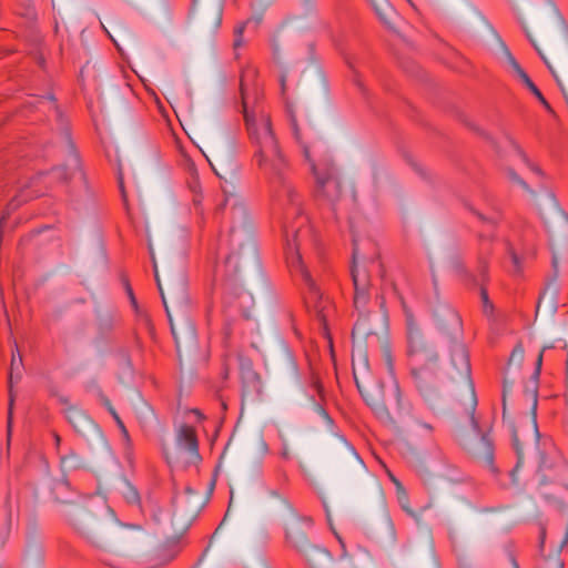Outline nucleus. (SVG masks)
<instances>
[{"label": "nucleus", "mask_w": 568, "mask_h": 568, "mask_svg": "<svg viewBox=\"0 0 568 568\" xmlns=\"http://www.w3.org/2000/svg\"><path fill=\"white\" fill-rule=\"evenodd\" d=\"M349 450L351 453L353 454V456L362 464V460L359 459V456L357 455V453L354 450L353 447H349Z\"/></svg>", "instance_id": "nucleus-47"}, {"label": "nucleus", "mask_w": 568, "mask_h": 568, "mask_svg": "<svg viewBox=\"0 0 568 568\" xmlns=\"http://www.w3.org/2000/svg\"><path fill=\"white\" fill-rule=\"evenodd\" d=\"M359 258V246L357 240H353V266H352V278L355 288L354 304L355 307L364 306L368 301L369 290V275L365 266H359L357 261Z\"/></svg>", "instance_id": "nucleus-8"}, {"label": "nucleus", "mask_w": 568, "mask_h": 568, "mask_svg": "<svg viewBox=\"0 0 568 568\" xmlns=\"http://www.w3.org/2000/svg\"><path fill=\"white\" fill-rule=\"evenodd\" d=\"M508 176H509V179H510L514 183H517L518 185H520V186H521L523 189H525L526 191L531 192V190L529 189V186L527 185V183H526L524 180H521V179L518 176V174H517L514 170H511V169H509V170H508Z\"/></svg>", "instance_id": "nucleus-28"}, {"label": "nucleus", "mask_w": 568, "mask_h": 568, "mask_svg": "<svg viewBox=\"0 0 568 568\" xmlns=\"http://www.w3.org/2000/svg\"><path fill=\"white\" fill-rule=\"evenodd\" d=\"M526 396L532 403V406H531V409H532L531 434H532V437L535 438V440H537L539 438V432H538V426H537V420H536V409H537V403H538L537 386L535 385V387L531 390H527Z\"/></svg>", "instance_id": "nucleus-16"}, {"label": "nucleus", "mask_w": 568, "mask_h": 568, "mask_svg": "<svg viewBox=\"0 0 568 568\" xmlns=\"http://www.w3.org/2000/svg\"><path fill=\"white\" fill-rule=\"evenodd\" d=\"M176 442L180 447L187 450L191 455L199 456V445L195 429L189 425H182L178 429Z\"/></svg>", "instance_id": "nucleus-11"}, {"label": "nucleus", "mask_w": 568, "mask_h": 568, "mask_svg": "<svg viewBox=\"0 0 568 568\" xmlns=\"http://www.w3.org/2000/svg\"><path fill=\"white\" fill-rule=\"evenodd\" d=\"M311 166L316 181V197L327 202L332 210L335 211L343 194L336 166L328 159L320 161L318 163L311 162Z\"/></svg>", "instance_id": "nucleus-5"}, {"label": "nucleus", "mask_w": 568, "mask_h": 568, "mask_svg": "<svg viewBox=\"0 0 568 568\" xmlns=\"http://www.w3.org/2000/svg\"><path fill=\"white\" fill-rule=\"evenodd\" d=\"M477 272L483 277V280L487 278L488 261L486 254L483 252H480L477 257Z\"/></svg>", "instance_id": "nucleus-19"}, {"label": "nucleus", "mask_w": 568, "mask_h": 568, "mask_svg": "<svg viewBox=\"0 0 568 568\" xmlns=\"http://www.w3.org/2000/svg\"><path fill=\"white\" fill-rule=\"evenodd\" d=\"M470 211L484 223L490 224L493 226H496L499 221V215L497 212H494L491 214H484L479 212L478 210L470 207Z\"/></svg>", "instance_id": "nucleus-17"}, {"label": "nucleus", "mask_w": 568, "mask_h": 568, "mask_svg": "<svg viewBox=\"0 0 568 568\" xmlns=\"http://www.w3.org/2000/svg\"><path fill=\"white\" fill-rule=\"evenodd\" d=\"M508 253L511 257V262L515 267V271L517 273L521 272L523 266H521L520 257L517 255V253L511 247H508Z\"/></svg>", "instance_id": "nucleus-29"}, {"label": "nucleus", "mask_w": 568, "mask_h": 568, "mask_svg": "<svg viewBox=\"0 0 568 568\" xmlns=\"http://www.w3.org/2000/svg\"><path fill=\"white\" fill-rule=\"evenodd\" d=\"M22 366V357L19 355L18 357H16L14 355H12V358H11V373H10V383H12V379H13V373L17 372L18 373V376L17 378L19 379L20 378V367Z\"/></svg>", "instance_id": "nucleus-27"}, {"label": "nucleus", "mask_w": 568, "mask_h": 568, "mask_svg": "<svg viewBox=\"0 0 568 568\" xmlns=\"http://www.w3.org/2000/svg\"><path fill=\"white\" fill-rule=\"evenodd\" d=\"M317 408H318L320 413L323 415V417L325 419H327L328 422H331L328 414L322 407L318 406Z\"/></svg>", "instance_id": "nucleus-45"}, {"label": "nucleus", "mask_w": 568, "mask_h": 568, "mask_svg": "<svg viewBox=\"0 0 568 568\" xmlns=\"http://www.w3.org/2000/svg\"><path fill=\"white\" fill-rule=\"evenodd\" d=\"M48 99H49L50 101H52V102L55 100V99H54V97H53L52 94H49V95H48Z\"/></svg>", "instance_id": "nucleus-55"}, {"label": "nucleus", "mask_w": 568, "mask_h": 568, "mask_svg": "<svg viewBox=\"0 0 568 568\" xmlns=\"http://www.w3.org/2000/svg\"><path fill=\"white\" fill-rule=\"evenodd\" d=\"M407 343L410 376L416 389L426 400L439 398L446 377L466 381L475 398V389L470 378L469 356L464 344L458 341L453 342L450 346V363L455 373L447 374L437 351L410 315L407 316Z\"/></svg>", "instance_id": "nucleus-2"}, {"label": "nucleus", "mask_w": 568, "mask_h": 568, "mask_svg": "<svg viewBox=\"0 0 568 568\" xmlns=\"http://www.w3.org/2000/svg\"><path fill=\"white\" fill-rule=\"evenodd\" d=\"M74 458H77V456H75V454H73V453H71V454H70V455H68V456H62V457H61V464H62V466H64V467H65V466H67V464H68L71 459H74Z\"/></svg>", "instance_id": "nucleus-37"}, {"label": "nucleus", "mask_w": 568, "mask_h": 568, "mask_svg": "<svg viewBox=\"0 0 568 568\" xmlns=\"http://www.w3.org/2000/svg\"><path fill=\"white\" fill-rule=\"evenodd\" d=\"M369 262H371L372 265L376 264V262L373 258H369Z\"/></svg>", "instance_id": "nucleus-57"}, {"label": "nucleus", "mask_w": 568, "mask_h": 568, "mask_svg": "<svg viewBox=\"0 0 568 568\" xmlns=\"http://www.w3.org/2000/svg\"><path fill=\"white\" fill-rule=\"evenodd\" d=\"M526 34L549 71L568 68V26L555 6L549 18Z\"/></svg>", "instance_id": "nucleus-3"}, {"label": "nucleus", "mask_w": 568, "mask_h": 568, "mask_svg": "<svg viewBox=\"0 0 568 568\" xmlns=\"http://www.w3.org/2000/svg\"><path fill=\"white\" fill-rule=\"evenodd\" d=\"M142 82L144 81V79L142 77H140V73L139 72H135L134 73Z\"/></svg>", "instance_id": "nucleus-54"}, {"label": "nucleus", "mask_w": 568, "mask_h": 568, "mask_svg": "<svg viewBox=\"0 0 568 568\" xmlns=\"http://www.w3.org/2000/svg\"><path fill=\"white\" fill-rule=\"evenodd\" d=\"M62 139L65 145L67 160L64 164L54 168L52 170V174L55 179L68 182L78 174L82 176L83 173L81 171L80 156L72 143L70 132L67 128L63 129Z\"/></svg>", "instance_id": "nucleus-9"}, {"label": "nucleus", "mask_w": 568, "mask_h": 568, "mask_svg": "<svg viewBox=\"0 0 568 568\" xmlns=\"http://www.w3.org/2000/svg\"><path fill=\"white\" fill-rule=\"evenodd\" d=\"M240 89L245 129L253 150V162L267 179L271 186L287 199V202L292 205L291 213L296 215L294 222L284 223L287 263L291 271L301 275L308 287L310 295L307 301L317 302L321 297L320 292L300 253L303 244L314 241V235L311 225H308L307 217L301 214L298 194L288 180L290 162L274 131L271 115L260 105L248 108L245 77L241 78Z\"/></svg>", "instance_id": "nucleus-1"}, {"label": "nucleus", "mask_w": 568, "mask_h": 568, "mask_svg": "<svg viewBox=\"0 0 568 568\" xmlns=\"http://www.w3.org/2000/svg\"><path fill=\"white\" fill-rule=\"evenodd\" d=\"M499 67L510 71H523L517 60L510 53L509 49L504 42H499V53L497 55Z\"/></svg>", "instance_id": "nucleus-14"}, {"label": "nucleus", "mask_w": 568, "mask_h": 568, "mask_svg": "<svg viewBox=\"0 0 568 568\" xmlns=\"http://www.w3.org/2000/svg\"><path fill=\"white\" fill-rule=\"evenodd\" d=\"M523 82L527 85L530 92L537 98L542 99L541 91L536 87V84L530 80L527 73H519Z\"/></svg>", "instance_id": "nucleus-22"}, {"label": "nucleus", "mask_w": 568, "mask_h": 568, "mask_svg": "<svg viewBox=\"0 0 568 568\" xmlns=\"http://www.w3.org/2000/svg\"><path fill=\"white\" fill-rule=\"evenodd\" d=\"M104 404L108 407L109 413L112 415L113 419L115 420L116 425L121 429V433L123 434V436L128 438L129 437L128 430H126L122 419L120 418V416L118 415V413L115 412L113 406L111 405V403L108 399H105Z\"/></svg>", "instance_id": "nucleus-18"}, {"label": "nucleus", "mask_w": 568, "mask_h": 568, "mask_svg": "<svg viewBox=\"0 0 568 568\" xmlns=\"http://www.w3.org/2000/svg\"><path fill=\"white\" fill-rule=\"evenodd\" d=\"M392 480L395 483L397 487H400V483L396 478L392 477Z\"/></svg>", "instance_id": "nucleus-49"}, {"label": "nucleus", "mask_w": 568, "mask_h": 568, "mask_svg": "<svg viewBox=\"0 0 568 568\" xmlns=\"http://www.w3.org/2000/svg\"><path fill=\"white\" fill-rule=\"evenodd\" d=\"M311 527V519L296 518L287 524L286 538L296 549L304 554L307 561L313 568H317L316 561L328 562L331 559V555L325 548L313 546L308 542L306 529Z\"/></svg>", "instance_id": "nucleus-6"}, {"label": "nucleus", "mask_w": 568, "mask_h": 568, "mask_svg": "<svg viewBox=\"0 0 568 568\" xmlns=\"http://www.w3.org/2000/svg\"><path fill=\"white\" fill-rule=\"evenodd\" d=\"M480 298L483 303V311L485 314H491L494 306L493 303L489 301L487 290L485 287H480Z\"/></svg>", "instance_id": "nucleus-23"}, {"label": "nucleus", "mask_w": 568, "mask_h": 568, "mask_svg": "<svg viewBox=\"0 0 568 568\" xmlns=\"http://www.w3.org/2000/svg\"><path fill=\"white\" fill-rule=\"evenodd\" d=\"M513 444H514V447H515L517 456H518V463H517V466H518L523 458V452H521V447L519 445L518 433L515 428L513 429Z\"/></svg>", "instance_id": "nucleus-30"}, {"label": "nucleus", "mask_w": 568, "mask_h": 568, "mask_svg": "<svg viewBox=\"0 0 568 568\" xmlns=\"http://www.w3.org/2000/svg\"><path fill=\"white\" fill-rule=\"evenodd\" d=\"M507 140L509 142V144L513 146V149L516 151V153L524 160V161H527V158H526V154L524 153V151L521 150V148L518 145V143L511 139L510 136H507Z\"/></svg>", "instance_id": "nucleus-33"}, {"label": "nucleus", "mask_w": 568, "mask_h": 568, "mask_svg": "<svg viewBox=\"0 0 568 568\" xmlns=\"http://www.w3.org/2000/svg\"><path fill=\"white\" fill-rule=\"evenodd\" d=\"M303 152H304V156L307 161H311L310 159V150L306 145H303Z\"/></svg>", "instance_id": "nucleus-43"}, {"label": "nucleus", "mask_w": 568, "mask_h": 568, "mask_svg": "<svg viewBox=\"0 0 568 568\" xmlns=\"http://www.w3.org/2000/svg\"><path fill=\"white\" fill-rule=\"evenodd\" d=\"M77 530L97 547H103V521L87 511L80 513L74 521Z\"/></svg>", "instance_id": "nucleus-10"}, {"label": "nucleus", "mask_w": 568, "mask_h": 568, "mask_svg": "<svg viewBox=\"0 0 568 568\" xmlns=\"http://www.w3.org/2000/svg\"><path fill=\"white\" fill-rule=\"evenodd\" d=\"M281 84L284 88V85H285V79L284 78L281 79Z\"/></svg>", "instance_id": "nucleus-56"}, {"label": "nucleus", "mask_w": 568, "mask_h": 568, "mask_svg": "<svg viewBox=\"0 0 568 568\" xmlns=\"http://www.w3.org/2000/svg\"><path fill=\"white\" fill-rule=\"evenodd\" d=\"M267 453H268V446H267V444H266L263 439H261V440H260V454H261V456L263 457V456H265Z\"/></svg>", "instance_id": "nucleus-35"}, {"label": "nucleus", "mask_w": 568, "mask_h": 568, "mask_svg": "<svg viewBox=\"0 0 568 568\" xmlns=\"http://www.w3.org/2000/svg\"><path fill=\"white\" fill-rule=\"evenodd\" d=\"M153 266H154V275H155V280L158 283V287H159V291H160V294H161V297L163 301V305L165 307V311H166V314L169 317V322L171 325V331H172V334L175 336V329H174V325L172 322L170 304L173 308H176V310H181L183 307V305L186 301L185 282L183 278H181L180 281L169 280L166 282L165 288H164L160 281L159 274H158L156 264L154 263Z\"/></svg>", "instance_id": "nucleus-7"}, {"label": "nucleus", "mask_w": 568, "mask_h": 568, "mask_svg": "<svg viewBox=\"0 0 568 568\" xmlns=\"http://www.w3.org/2000/svg\"><path fill=\"white\" fill-rule=\"evenodd\" d=\"M293 132H294V136H295V139H296L298 142H301L300 130H298V128H297V125H296V123H295V122H293Z\"/></svg>", "instance_id": "nucleus-39"}, {"label": "nucleus", "mask_w": 568, "mask_h": 568, "mask_svg": "<svg viewBox=\"0 0 568 568\" xmlns=\"http://www.w3.org/2000/svg\"><path fill=\"white\" fill-rule=\"evenodd\" d=\"M355 381H357V379L355 378ZM356 385H357V388H358L359 393L362 394L363 398L365 399V402H366L371 407H373L374 409H378V408H381V407H382L381 403H379L377 399L369 398V397H367V396H365V395H364V393H363V390H362V388H361V386H359L358 382H356Z\"/></svg>", "instance_id": "nucleus-31"}, {"label": "nucleus", "mask_w": 568, "mask_h": 568, "mask_svg": "<svg viewBox=\"0 0 568 568\" xmlns=\"http://www.w3.org/2000/svg\"><path fill=\"white\" fill-rule=\"evenodd\" d=\"M422 425H423V427H425L426 429L432 430V426H430V425H428V424H422Z\"/></svg>", "instance_id": "nucleus-51"}, {"label": "nucleus", "mask_w": 568, "mask_h": 568, "mask_svg": "<svg viewBox=\"0 0 568 568\" xmlns=\"http://www.w3.org/2000/svg\"><path fill=\"white\" fill-rule=\"evenodd\" d=\"M439 326L449 333H457L462 327V320L458 313L450 307H442L436 312Z\"/></svg>", "instance_id": "nucleus-12"}, {"label": "nucleus", "mask_w": 568, "mask_h": 568, "mask_svg": "<svg viewBox=\"0 0 568 568\" xmlns=\"http://www.w3.org/2000/svg\"><path fill=\"white\" fill-rule=\"evenodd\" d=\"M281 456L284 458V459H290L291 458V454H290V450L288 448L285 446L283 447L282 452H281Z\"/></svg>", "instance_id": "nucleus-40"}, {"label": "nucleus", "mask_w": 568, "mask_h": 568, "mask_svg": "<svg viewBox=\"0 0 568 568\" xmlns=\"http://www.w3.org/2000/svg\"><path fill=\"white\" fill-rule=\"evenodd\" d=\"M453 267L456 272L464 275L466 278H469L473 282H476V278L466 270L465 265L457 258L452 261Z\"/></svg>", "instance_id": "nucleus-24"}, {"label": "nucleus", "mask_w": 568, "mask_h": 568, "mask_svg": "<svg viewBox=\"0 0 568 568\" xmlns=\"http://www.w3.org/2000/svg\"><path fill=\"white\" fill-rule=\"evenodd\" d=\"M54 442H55L57 446L60 445L61 438H60V436L58 434H54Z\"/></svg>", "instance_id": "nucleus-48"}, {"label": "nucleus", "mask_w": 568, "mask_h": 568, "mask_svg": "<svg viewBox=\"0 0 568 568\" xmlns=\"http://www.w3.org/2000/svg\"><path fill=\"white\" fill-rule=\"evenodd\" d=\"M376 334L377 333L372 325L371 316L362 315L353 327L352 337L355 341L356 338H366Z\"/></svg>", "instance_id": "nucleus-13"}, {"label": "nucleus", "mask_w": 568, "mask_h": 568, "mask_svg": "<svg viewBox=\"0 0 568 568\" xmlns=\"http://www.w3.org/2000/svg\"><path fill=\"white\" fill-rule=\"evenodd\" d=\"M261 568H268L266 565H261Z\"/></svg>", "instance_id": "nucleus-58"}, {"label": "nucleus", "mask_w": 568, "mask_h": 568, "mask_svg": "<svg viewBox=\"0 0 568 568\" xmlns=\"http://www.w3.org/2000/svg\"><path fill=\"white\" fill-rule=\"evenodd\" d=\"M385 362H386V366H387L388 372L392 375H394V362H393V357L390 355V352L388 349L385 351Z\"/></svg>", "instance_id": "nucleus-34"}, {"label": "nucleus", "mask_w": 568, "mask_h": 568, "mask_svg": "<svg viewBox=\"0 0 568 568\" xmlns=\"http://www.w3.org/2000/svg\"><path fill=\"white\" fill-rule=\"evenodd\" d=\"M23 200H17V199H13L10 204H9V207L14 210L17 209L21 203H22Z\"/></svg>", "instance_id": "nucleus-38"}, {"label": "nucleus", "mask_w": 568, "mask_h": 568, "mask_svg": "<svg viewBox=\"0 0 568 568\" xmlns=\"http://www.w3.org/2000/svg\"><path fill=\"white\" fill-rule=\"evenodd\" d=\"M545 535H546V531H545V529H542V530H541V542H542V541H544V539H545Z\"/></svg>", "instance_id": "nucleus-53"}, {"label": "nucleus", "mask_w": 568, "mask_h": 568, "mask_svg": "<svg viewBox=\"0 0 568 568\" xmlns=\"http://www.w3.org/2000/svg\"><path fill=\"white\" fill-rule=\"evenodd\" d=\"M68 417L77 432H81V428L87 426L94 427L93 422L81 410L72 408L69 410Z\"/></svg>", "instance_id": "nucleus-15"}, {"label": "nucleus", "mask_w": 568, "mask_h": 568, "mask_svg": "<svg viewBox=\"0 0 568 568\" xmlns=\"http://www.w3.org/2000/svg\"><path fill=\"white\" fill-rule=\"evenodd\" d=\"M395 393H396L397 402L399 403V400H400V390H399V386H398L397 383H395Z\"/></svg>", "instance_id": "nucleus-44"}, {"label": "nucleus", "mask_w": 568, "mask_h": 568, "mask_svg": "<svg viewBox=\"0 0 568 568\" xmlns=\"http://www.w3.org/2000/svg\"><path fill=\"white\" fill-rule=\"evenodd\" d=\"M478 239H479L480 241H491V240H493V236H491V235H485V234L480 233V234L478 235Z\"/></svg>", "instance_id": "nucleus-42"}, {"label": "nucleus", "mask_w": 568, "mask_h": 568, "mask_svg": "<svg viewBox=\"0 0 568 568\" xmlns=\"http://www.w3.org/2000/svg\"><path fill=\"white\" fill-rule=\"evenodd\" d=\"M540 101V103L548 110V111H551V108L549 105V103L547 102V100L545 99V97L542 95V99H538Z\"/></svg>", "instance_id": "nucleus-41"}, {"label": "nucleus", "mask_w": 568, "mask_h": 568, "mask_svg": "<svg viewBox=\"0 0 568 568\" xmlns=\"http://www.w3.org/2000/svg\"><path fill=\"white\" fill-rule=\"evenodd\" d=\"M532 170L538 173V174H541V170L539 168H532Z\"/></svg>", "instance_id": "nucleus-52"}, {"label": "nucleus", "mask_w": 568, "mask_h": 568, "mask_svg": "<svg viewBox=\"0 0 568 568\" xmlns=\"http://www.w3.org/2000/svg\"><path fill=\"white\" fill-rule=\"evenodd\" d=\"M480 443L484 446L483 457L490 463L493 460V444L487 435L481 436Z\"/></svg>", "instance_id": "nucleus-21"}, {"label": "nucleus", "mask_w": 568, "mask_h": 568, "mask_svg": "<svg viewBox=\"0 0 568 568\" xmlns=\"http://www.w3.org/2000/svg\"><path fill=\"white\" fill-rule=\"evenodd\" d=\"M126 529L135 531L139 536L143 535V529L139 525H128L125 526Z\"/></svg>", "instance_id": "nucleus-36"}, {"label": "nucleus", "mask_w": 568, "mask_h": 568, "mask_svg": "<svg viewBox=\"0 0 568 568\" xmlns=\"http://www.w3.org/2000/svg\"><path fill=\"white\" fill-rule=\"evenodd\" d=\"M246 23L247 22H243V23L236 26V28L234 29V36H235V39L233 42L234 50H237L244 43L243 33H244Z\"/></svg>", "instance_id": "nucleus-20"}, {"label": "nucleus", "mask_w": 568, "mask_h": 568, "mask_svg": "<svg viewBox=\"0 0 568 568\" xmlns=\"http://www.w3.org/2000/svg\"><path fill=\"white\" fill-rule=\"evenodd\" d=\"M231 227L229 233L230 254L225 267L231 276L240 271V264L252 266L257 264V250L253 242V224L247 207L234 200L231 206Z\"/></svg>", "instance_id": "nucleus-4"}, {"label": "nucleus", "mask_w": 568, "mask_h": 568, "mask_svg": "<svg viewBox=\"0 0 568 568\" xmlns=\"http://www.w3.org/2000/svg\"><path fill=\"white\" fill-rule=\"evenodd\" d=\"M124 496L126 498V501L130 504H135V503H139V500H140L139 493L130 484H125Z\"/></svg>", "instance_id": "nucleus-25"}, {"label": "nucleus", "mask_w": 568, "mask_h": 568, "mask_svg": "<svg viewBox=\"0 0 568 568\" xmlns=\"http://www.w3.org/2000/svg\"><path fill=\"white\" fill-rule=\"evenodd\" d=\"M525 351L521 344H517L509 357V364L513 362L521 363L524 359Z\"/></svg>", "instance_id": "nucleus-26"}, {"label": "nucleus", "mask_w": 568, "mask_h": 568, "mask_svg": "<svg viewBox=\"0 0 568 568\" xmlns=\"http://www.w3.org/2000/svg\"><path fill=\"white\" fill-rule=\"evenodd\" d=\"M506 392H507V384L506 382L504 383V389H503V404L505 405V402H506Z\"/></svg>", "instance_id": "nucleus-46"}, {"label": "nucleus", "mask_w": 568, "mask_h": 568, "mask_svg": "<svg viewBox=\"0 0 568 568\" xmlns=\"http://www.w3.org/2000/svg\"><path fill=\"white\" fill-rule=\"evenodd\" d=\"M546 347H544L540 353L538 354L537 361H536V368L534 372V377L537 381L540 374L541 365H542V356Z\"/></svg>", "instance_id": "nucleus-32"}, {"label": "nucleus", "mask_w": 568, "mask_h": 568, "mask_svg": "<svg viewBox=\"0 0 568 568\" xmlns=\"http://www.w3.org/2000/svg\"><path fill=\"white\" fill-rule=\"evenodd\" d=\"M120 538H121V539H126V538H128V536H126V531H125V530H124V531H122V534H121Z\"/></svg>", "instance_id": "nucleus-50"}]
</instances>
